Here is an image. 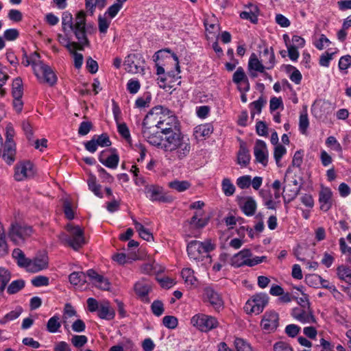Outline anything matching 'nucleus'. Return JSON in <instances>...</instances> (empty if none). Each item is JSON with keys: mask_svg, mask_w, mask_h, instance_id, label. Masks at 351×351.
I'll list each match as a JSON object with an SVG mask.
<instances>
[{"mask_svg": "<svg viewBox=\"0 0 351 351\" xmlns=\"http://www.w3.org/2000/svg\"><path fill=\"white\" fill-rule=\"evenodd\" d=\"M86 14L84 11L78 12L73 21V16L71 13L65 12L62 17V30L66 32L67 30L73 31L78 43L67 42L65 47L71 51V47L73 49H79L80 51L84 50V47H88L90 42L86 36Z\"/></svg>", "mask_w": 351, "mask_h": 351, "instance_id": "f257e3e1", "label": "nucleus"}, {"mask_svg": "<svg viewBox=\"0 0 351 351\" xmlns=\"http://www.w3.org/2000/svg\"><path fill=\"white\" fill-rule=\"evenodd\" d=\"M144 120L145 125L160 130V133L165 135L180 130L178 120L173 112L162 106L152 108Z\"/></svg>", "mask_w": 351, "mask_h": 351, "instance_id": "f03ea898", "label": "nucleus"}, {"mask_svg": "<svg viewBox=\"0 0 351 351\" xmlns=\"http://www.w3.org/2000/svg\"><path fill=\"white\" fill-rule=\"evenodd\" d=\"M69 234L62 232L58 235L59 239L64 245L77 251L86 244L84 230L78 226H74L72 224H68L66 227Z\"/></svg>", "mask_w": 351, "mask_h": 351, "instance_id": "7ed1b4c3", "label": "nucleus"}, {"mask_svg": "<svg viewBox=\"0 0 351 351\" xmlns=\"http://www.w3.org/2000/svg\"><path fill=\"white\" fill-rule=\"evenodd\" d=\"M215 245L211 240H206L204 242L193 240L190 241L186 247L188 256L191 259L199 261L204 254H208L214 250Z\"/></svg>", "mask_w": 351, "mask_h": 351, "instance_id": "20e7f679", "label": "nucleus"}, {"mask_svg": "<svg viewBox=\"0 0 351 351\" xmlns=\"http://www.w3.org/2000/svg\"><path fill=\"white\" fill-rule=\"evenodd\" d=\"M32 233V228L30 226H22L17 223H12L10 228L8 236L12 241L16 245H21Z\"/></svg>", "mask_w": 351, "mask_h": 351, "instance_id": "39448f33", "label": "nucleus"}, {"mask_svg": "<svg viewBox=\"0 0 351 351\" xmlns=\"http://www.w3.org/2000/svg\"><path fill=\"white\" fill-rule=\"evenodd\" d=\"M191 323L193 326L197 327L199 330L203 332L210 330L216 328L218 325V322L214 317L204 314L194 315L191 319Z\"/></svg>", "mask_w": 351, "mask_h": 351, "instance_id": "423d86ee", "label": "nucleus"}, {"mask_svg": "<svg viewBox=\"0 0 351 351\" xmlns=\"http://www.w3.org/2000/svg\"><path fill=\"white\" fill-rule=\"evenodd\" d=\"M267 304V296L266 294H256L248 300L244 306L247 313H261L265 305Z\"/></svg>", "mask_w": 351, "mask_h": 351, "instance_id": "0eeeda50", "label": "nucleus"}, {"mask_svg": "<svg viewBox=\"0 0 351 351\" xmlns=\"http://www.w3.org/2000/svg\"><path fill=\"white\" fill-rule=\"evenodd\" d=\"M35 174L33 164L29 160L18 162L14 167V180L21 182L33 178Z\"/></svg>", "mask_w": 351, "mask_h": 351, "instance_id": "6e6552de", "label": "nucleus"}, {"mask_svg": "<svg viewBox=\"0 0 351 351\" xmlns=\"http://www.w3.org/2000/svg\"><path fill=\"white\" fill-rule=\"evenodd\" d=\"M156 128L145 124V120L142 124V134L147 141L154 146L162 149L164 138H162L159 132L156 130Z\"/></svg>", "mask_w": 351, "mask_h": 351, "instance_id": "1a4fd4ad", "label": "nucleus"}, {"mask_svg": "<svg viewBox=\"0 0 351 351\" xmlns=\"http://www.w3.org/2000/svg\"><path fill=\"white\" fill-rule=\"evenodd\" d=\"M190 151L191 145L189 139L182 134L170 153L172 154V156L176 159L182 160L188 156Z\"/></svg>", "mask_w": 351, "mask_h": 351, "instance_id": "9d476101", "label": "nucleus"}, {"mask_svg": "<svg viewBox=\"0 0 351 351\" xmlns=\"http://www.w3.org/2000/svg\"><path fill=\"white\" fill-rule=\"evenodd\" d=\"M34 74L39 78L43 76L45 82L53 86L56 84L57 77L51 67L43 62H39L38 65L34 66Z\"/></svg>", "mask_w": 351, "mask_h": 351, "instance_id": "9b49d317", "label": "nucleus"}, {"mask_svg": "<svg viewBox=\"0 0 351 351\" xmlns=\"http://www.w3.org/2000/svg\"><path fill=\"white\" fill-rule=\"evenodd\" d=\"M291 315L294 319L303 324H311L316 322L308 304H307V306H303V307L293 308Z\"/></svg>", "mask_w": 351, "mask_h": 351, "instance_id": "f8f14e48", "label": "nucleus"}, {"mask_svg": "<svg viewBox=\"0 0 351 351\" xmlns=\"http://www.w3.org/2000/svg\"><path fill=\"white\" fill-rule=\"evenodd\" d=\"M204 295L216 311H219L223 308V301L221 295L212 287L204 288Z\"/></svg>", "mask_w": 351, "mask_h": 351, "instance_id": "ddd939ff", "label": "nucleus"}, {"mask_svg": "<svg viewBox=\"0 0 351 351\" xmlns=\"http://www.w3.org/2000/svg\"><path fill=\"white\" fill-rule=\"evenodd\" d=\"M278 315L276 312L266 313L261 321L263 328L269 332L274 331L278 326Z\"/></svg>", "mask_w": 351, "mask_h": 351, "instance_id": "4468645a", "label": "nucleus"}, {"mask_svg": "<svg viewBox=\"0 0 351 351\" xmlns=\"http://www.w3.org/2000/svg\"><path fill=\"white\" fill-rule=\"evenodd\" d=\"M147 197L152 201H158L161 202H169L171 201L170 197L162 194V189L156 186H149L145 188Z\"/></svg>", "mask_w": 351, "mask_h": 351, "instance_id": "2eb2a0df", "label": "nucleus"}, {"mask_svg": "<svg viewBox=\"0 0 351 351\" xmlns=\"http://www.w3.org/2000/svg\"><path fill=\"white\" fill-rule=\"evenodd\" d=\"M251 256V251L248 249H243L231 258L230 264L235 267L247 265L248 262L250 261V258Z\"/></svg>", "mask_w": 351, "mask_h": 351, "instance_id": "dca6fc26", "label": "nucleus"}, {"mask_svg": "<svg viewBox=\"0 0 351 351\" xmlns=\"http://www.w3.org/2000/svg\"><path fill=\"white\" fill-rule=\"evenodd\" d=\"M254 153L256 160L263 164H267V150L265 143L262 140H257L254 146Z\"/></svg>", "mask_w": 351, "mask_h": 351, "instance_id": "f3484780", "label": "nucleus"}, {"mask_svg": "<svg viewBox=\"0 0 351 351\" xmlns=\"http://www.w3.org/2000/svg\"><path fill=\"white\" fill-rule=\"evenodd\" d=\"M331 191L328 188L322 189L319 192V202L320 203V209L324 212L328 211L332 206Z\"/></svg>", "mask_w": 351, "mask_h": 351, "instance_id": "a211bd4d", "label": "nucleus"}, {"mask_svg": "<svg viewBox=\"0 0 351 351\" xmlns=\"http://www.w3.org/2000/svg\"><path fill=\"white\" fill-rule=\"evenodd\" d=\"M97 315L101 319L111 320L114 319L115 312L113 308L111 307L110 302L108 301L104 300L99 303Z\"/></svg>", "mask_w": 351, "mask_h": 351, "instance_id": "6ab92c4d", "label": "nucleus"}, {"mask_svg": "<svg viewBox=\"0 0 351 351\" xmlns=\"http://www.w3.org/2000/svg\"><path fill=\"white\" fill-rule=\"evenodd\" d=\"M16 145L14 141L5 143L2 158L9 165L15 161Z\"/></svg>", "mask_w": 351, "mask_h": 351, "instance_id": "aec40b11", "label": "nucleus"}, {"mask_svg": "<svg viewBox=\"0 0 351 351\" xmlns=\"http://www.w3.org/2000/svg\"><path fill=\"white\" fill-rule=\"evenodd\" d=\"M182 134L180 132V130H178L169 134L168 135H165L162 149L166 152H170L171 150H172V148H173L176 145L177 141L179 140Z\"/></svg>", "mask_w": 351, "mask_h": 351, "instance_id": "412c9836", "label": "nucleus"}, {"mask_svg": "<svg viewBox=\"0 0 351 351\" xmlns=\"http://www.w3.org/2000/svg\"><path fill=\"white\" fill-rule=\"evenodd\" d=\"M151 290V287L148 283L138 282L134 285V291L136 294L145 302H149L147 295Z\"/></svg>", "mask_w": 351, "mask_h": 351, "instance_id": "4be33fe9", "label": "nucleus"}, {"mask_svg": "<svg viewBox=\"0 0 351 351\" xmlns=\"http://www.w3.org/2000/svg\"><path fill=\"white\" fill-rule=\"evenodd\" d=\"M203 212L197 211L189 221H185L191 228L199 229L204 228L208 223V219L202 218Z\"/></svg>", "mask_w": 351, "mask_h": 351, "instance_id": "5701e85b", "label": "nucleus"}, {"mask_svg": "<svg viewBox=\"0 0 351 351\" xmlns=\"http://www.w3.org/2000/svg\"><path fill=\"white\" fill-rule=\"evenodd\" d=\"M47 258L45 256L41 258H35L30 260L28 271L33 273L40 271L47 267Z\"/></svg>", "mask_w": 351, "mask_h": 351, "instance_id": "b1692460", "label": "nucleus"}, {"mask_svg": "<svg viewBox=\"0 0 351 351\" xmlns=\"http://www.w3.org/2000/svg\"><path fill=\"white\" fill-rule=\"evenodd\" d=\"M232 81L237 84L243 82L245 86L244 90L247 92L250 90V83L243 69L241 66L238 67L237 71L233 74Z\"/></svg>", "mask_w": 351, "mask_h": 351, "instance_id": "393cba45", "label": "nucleus"}, {"mask_svg": "<svg viewBox=\"0 0 351 351\" xmlns=\"http://www.w3.org/2000/svg\"><path fill=\"white\" fill-rule=\"evenodd\" d=\"M250 160L249 150L247 149L245 143L240 145L239 150L237 154V162L242 166H247Z\"/></svg>", "mask_w": 351, "mask_h": 351, "instance_id": "a878e982", "label": "nucleus"}, {"mask_svg": "<svg viewBox=\"0 0 351 351\" xmlns=\"http://www.w3.org/2000/svg\"><path fill=\"white\" fill-rule=\"evenodd\" d=\"M104 152H102L99 157V162L108 168H117L119 161V156L117 154H113L109 156L106 159H104Z\"/></svg>", "mask_w": 351, "mask_h": 351, "instance_id": "bb28decb", "label": "nucleus"}, {"mask_svg": "<svg viewBox=\"0 0 351 351\" xmlns=\"http://www.w3.org/2000/svg\"><path fill=\"white\" fill-rule=\"evenodd\" d=\"M265 69V66L258 60L256 55L252 53L248 61L247 69L258 71L259 73H264Z\"/></svg>", "mask_w": 351, "mask_h": 351, "instance_id": "cd10ccee", "label": "nucleus"}, {"mask_svg": "<svg viewBox=\"0 0 351 351\" xmlns=\"http://www.w3.org/2000/svg\"><path fill=\"white\" fill-rule=\"evenodd\" d=\"M263 57L265 59L263 60L265 62L266 69H271L274 68L276 63V58L274 51L272 47H266L263 52Z\"/></svg>", "mask_w": 351, "mask_h": 351, "instance_id": "c85d7f7f", "label": "nucleus"}, {"mask_svg": "<svg viewBox=\"0 0 351 351\" xmlns=\"http://www.w3.org/2000/svg\"><path fill=\"white\" fill-rule=\"evenodd\" d=\"M136 56L135 54L128 55L124 61L125 69L132 73H136L139 71V66L136 64L135 59Z\"/></svg>", "mask_w": 351, "mask_h": 351, "instance_id": "c756f323", "label": "nucleus"}, {"mask_svg": "<svg viewBox=\"0 0 351 351\" xmlns=\"http://www.w3.org/2000/svg\"><path fill=\"white\" fill-rule=\"evenodd\" d=\"M241 209L247 216L254 215L256 210V201L252 197H247Z\"/></svg>", "mask_w": 351, "mask_h": 351, "instance_id": "7c9ffc66", "label": "nucleus"}, {"mask_svg": "<svg viewBox=\"0 0 351 351\" xmlns=\"http://www.w3.org/2000/svg\"><path fill=\"white\" fill-rule=\"evenodd\" d=\"M135 229L138 232L139 236L144 240L149 241L154 239L152 234L145 228L141 223L136 220L133 219Z\"/></svg>", "mask_w": 351, "mask_h": 351, "instance_id": "2f4dec72", "label": "nucleus"}, {"mask_svg": "<svg viewBox=\"0 0 351 351\" xmlns=\"http://www.w3.org/2000/svg\"><path fill=\"white\" fill-rule=\"evenodd\" d=\"M12 94L14 99L22 98L23 95V82L21 77H16L13 81Z\"/></svg>", "mask_w": 351, "mask_h": 351, "instance_id": "473e14b6", "label": "nucleus"}, {"mask_svg": "<svg viewBox=\"0 0 351 351\" xmlns=\"http://www.w3.org/2000/svg\"><path fill=\"white\" fill-rule=\"evenodd\" d=\"M213 127L210 124L199 125L195 128L197 138L208 136L213 132Z\"/></svg>", "mask_w": 351, "mask_h": 351, "instance_id": "72a5a7b5", "label": "nucleus"}, {"mask_svg": "<svg viewBox=\"0 0 351 351\" xmlns=\"http://www.w3.org/2000/svg\"><path fill=\"white\" fill-rule=\"evenodd\" d=\"M69 282L73 285L87 282L86 274L82 271H74L69 275Z\"/></svg>", "mask_w": 351, "mask_h": 351, "instance_id": "f704fd0d", "label": "nucleus"}, {"mask_svg": "<svg viewBox=\"0 0 351 351\" xmlns=\"http://www.w3.org/2000/svg\"><path fill=\"white\" fill-rule=\"evenodd\" d=\"M106 5V0H85V5L88 12L92 15L95 8L102 9Z\"/></svg>", "mask_w": 351, "mask_h": 351, "instance_id": "c9c22d12", "label": "nucleus"}, {"mask_svg": "<svg viewBox=\"0 0 351 351\" xmlns=\"http://www.w3.org/2000/svg\"><path fill=\"white\" fill-rule=\"evenodd\" d=\"M300 191V186H293L292 184H288L283 187V193H286L288 197V202L293 200L298 195Z\"/></svg>", "mask_w": 351, "mask_h": 351, "instance_id": "e433bc0d", "label": "nucleus"}, {"mask_svg": "<svg viewBox=\"0 0 351 351\" xmlns=\"http://www.w3.org/2000/svg\"><path fill=\"white\" fill-rule=\"evenodd\" d=\"M60 326L61 322L59 316L54 315L48 320L47 330L51 333H56L58 331Z\"/></svg>", "mask_w": 351, "mask_h": 351, "instance_id": "4c0bfd02", "label": "nucleus"}, {"mask_svg": "<svg viewBox=\"0 0 351 351\" xmlns=\"http://www.w3.org/2000/svg\"><path fill=\"white\" fill-rule=\"evenodd\" d=\"M169 186L178 192H183L190 188L191 184L186 180L180 181L176 180L170 182L169 183Z\"/></svg>", "mask_w": 351, "mask_h": 351, "instance_id": "58836bf2", "label": "nucleus"}, {"mask_svg": "<svg viewBox=\"0 0 351 351\" xmlns=\"http://www.w3.org/2000/svg\"><path fill=\"white\" fill-rule=\"evenodd\" d=\"M10 278L11 276L8 270L0 268V292L3 291Z\"/></svg>", "mask_w": 351, "mask_h": 351, "instance_id": "ea45409f", "label": "nucleus"}, {"mask_svg": "<svg viewBox=\"0 0 351 351\" xmlns=\"http://www.w3.org/2000/svg\"><path fill=\"white\" fill-rule=\"evenodd\" d=\"M88 185L89 189L91 190L95 195L99 197H102V193L101 192V185L97 184L96 183V178L93 176H91L88 180Z\"/></svg>", "mask_w": 351, "mask_h": 351, "instance_id": "a19ab883", "label": "nucleus"}, {"mask_svg": "<svg viewBox=\"0 0 351 351\" xmlns=\"http://www.w3.org/2000/svg\"><path fill=\"white\" fill-rule=\"evenodd\" d=\"M222 191L225 195L231 196L234 193L235 186L228 178H224L221 183Z\"/></svg>", "mask_w": 351, "mask_h": 351, "instance_id": "79ce46f5", "label": "nucleus"}, {"mask_svg": "<svg viewBox=\"0 0 351 351\" xmlns=\"http://www.w3.org/2000/svg\"><path fill=\"white\" fill-rule=\"evenodd\" d=\"M8 252V245L5 241L4 228L0 223V256H3Z\"/></svg>", "mask_w": 351, "mask_h": 351, "instance_id": "37998d69", "label": "nucleus"}, {"mask_svg": "<svg viewBox=\"0 0 351 351\" xmlns=\"http://www.w3.org/2000/svg\"><path fill=\"white\" fill-rule=\"evenodd\" d=\"M181 275L185 282L189 285H194L196 278L194 276V271L190 268H184L182 270Z\"/></svg>", "mask_w": 351, "mask_h": 351, "instance_id": "c03bdc74", "label": "nucleus"}, {"mask_svg": "<svg viewBox=\"0 0 351 351\" xmlns=\"http://www.w3.org/2000/svg\"><path fill=\"white\" fill-rule=\"evenodd\" d=\"M25 286V282L23 280H16L8 286L7 291L9 294H14L23 289Z\"/></svg>", "mask_w": 351, "mask_h": 351, "instance_id": "a18cd8bd", "label": "nucleus"}, {"mask_svg": "<svg viewBox=\"0 0 351 351\" xmlns=\"http://www.w3.org/2000/svg\"><path fill=\"white\" fill-rule=\"evenodd\" d=\"M309 122L308 119V114L306 111L302 112L300 116V121H299V128L300 131L302 134H305L306 132V130L308 127Z\"/></svg>", "mask_w": 351, "mask_h": 351, "instance_id": "49530a36", "label": "nucleus"}, {"mask_svg": "<svg viewBox=\"0 0 351 351\" xmlns=\"http://www.w3.org/2000/svg\"><path fill=\"white\" fill-rule=\"evenodd\" d=\"M23 312V308L21 306H16L14 310L10 311L7 313L4 316V321L1 322V323H5L8 321H12L18 318Z\"/></svg>", "mask_w": 351, "mask_h": 351, "instance_id": "de8ad7c7", "label": "nucleus"}, {"mask_svg": "<svg viewBox=\"0 0 351 351\" xmlns=\"http://www.w3.org/2000/svg\"><path fill=\"white\" fill-rule=\"evenodd\" d=\"M162 323L165 327L169 329H174L177 327L178 321L174 316L167 315L163 317Z\"/></svg>", "mask_w": 351, "mask_h": 351, "instance_id": "09e8293b", "label": "nucleus"}, {"mask_svg": "<svg viewBox=\"0 0 351 351\" xmlns=\"http://www.w3.org/2000/svg\"><path fill=\"white\" fill-rule=\"evenodd\" d=\"M258 8L254 7V10H250V12L243 11L240 14V17L243 19L249 20L252 23H256L258 21L257 15L255 13Z\"/></svg>", "mask_w": 351, "mask_h": 351, "instance_id": "8fccbe9b", "label": "nucleus"}, {"mask_svg": "<svg viewBox=\"0 0 351 351\" xmlns=\"http://www.w3.org/2000/svg\"><path fill=\"white\" fill-rule=\"evenodd\" d=\"M234 346L237 351H252L250 344L241 338H236Z\"/></svg>", "mask_w": 351, "mask_h": 351, "instance_id": "3c124183", "label": "nucleus"}, {"mask_svg": "<svg viewBox=\"0 0 351 351\" xmlns=\"http://www.w3.org/2000/svg\"><path fill=\"white\" fill-rule=\"evenodd\" d=\"M151 308L153 314L159 317L164 312L163 303L160 300H154L151 305Z\"/></svg>", "mask_w": 351, "mask_h": 351, "instance_id": "603ef678", "label": "nucleus"}, {"mask_svg": "<svg viewBox=\"0 0 351 351\" xmlns=\"http://www.w3.org/2000/svg\"><path fill=\"white\" fill-rule=\"evenodd\" d=\"M152 96L149 93H145L143 97H138L136 101L135 105L137 108H145L150 103Z\"/></svg>", "mask_w": 351, "mask_h": 351, "instance_id": "864d4df0", "label": "nucleus"}, {"mask_svg": "<svg viewBox=\"0 0 351 351\" xmlns=\"http://www.w3.org/2000/svg\"><path fill=\"white\" fill-rule=\"evenodd\" d=\"M237 184L241 189L249 188L251 185V176L247 175L239 177L237 180Z\"/></svg>", "mask_w": 351, "mask_h": 351, "instance_id": "5fc2aeb1", "label": "nucleus"}, {"mask_svg": "<svg viewBox=\"0 0 351 351\" xmlns=\"http://www.w3.org/2000/svg\"><path fill=\"white\" fill-rule=\"evenodd\" d=\"M95 142L98 146L108 147L111 145L109 136L106 134H102L99 136H95Z\"/></svg>", "mask_w": 351, "mask_h": 351, "instance_id": "6e6d98bb", "label": "nucleus"}, {"mask_svg": "<svg viewBox=\"0 0 351 351\" xmlns=\"http://www.w3.org/2000/svg\"><path fill=\"white\" fill-rule=\"evenodd\" d=\"M287 149L282 145H277L274 148V156L276 164L278 165L282 157L286 154Z\"/></svg>", "mask_w": 351, "mask_h": 351, "instance_id": "4d7b16f0", "label": "nucleus"}, {"mask_svg": "<svg viewBox=\"0 0 351 351\" xmlns=\"http://www.w3.org/2000/svg\"><path fill=\"white\" fill-rule=\"evenodd\" d=\"M337 270L338 277L344 281H346V278H348L351 274V269L349 267L343 265L338 267Z\"/></svg>", "mask_w": 351, "mask_h": 351, "instance_id": "13d9d810", "label": "nucleus"}, {"mask_svg": "<svg viewBox=\"0 0 351 351\" xmlns=\"http://www.w3.org/2000/svg\"><path fill=\"white\" fill-rule=\"evenodd\" d=\"M141 84L138 80H130L127 84V89L131 94H136L140 89Z\"/></svg>", "mask_w": 351, "mask_h": 351, "instance_id": "bf43d9fd", "label": "nucleus"}, {"mask_svg": "<svg viewBox=\"0 0 351 351\" xmlns=\"http://www.w3.org/2000/svg\"><path fill=\"white\" fill-rule=\"evenodd\" d=\"M87 342L85 335H74L71 339V343L76 348L82 347Z\"/></svg>", "mask_w": 351, "mask_h": 351, "instance_id": "052dcab7", "label": "nucleus"}, {"mask_svg": "<svg viewBox=\"0 0 351 351\" xmlns=\"http://www.w3.org/2000/svg\"><path fill=\"white\" fill-rule=\"evenodd\" d=\"M93 125L90 121H83L80 123L78 134L81 136H85L90 131Z\"/></svg>", "mask_w": 351, "mask_h": 351, "instance_id": "680f3d73", "label": "nucleus"}, {"mask_svg": "<svg viewBox=\"0 0 351 351\" xmlns=\"http://www.w3.org/2000/svg\"><path fill=\"white\" fill-rule=\"evenodd\" d=\"M19 36V32L16 29H8L4 32L3 37L6 40L12 41L16 40Z\"/></svg>", "mask_w": 351, "mask_h": 351, "instance_id": "e2e57ef3", "label": "nucleus"}, {"mask_svg": "<svg viewBox=\"0 0 351 351\" xmlns=\"http://www.w3.org/2000/svg\"><path fill=\"white\" fill-rule=\"evenodd\" d=\"M32 283L35 287L47 286L49 285V278L44 276H38L32 280Z\"/></svg>", "mask_w": 351, "mask_h": 351, "instance_id": "0e129e2a", "label": "nucleus"}, {"mask_svg": "<svg viewBox=\"0 0 351 351\" xmlns=\"http://www.w3.org/2000/svg\"><path fill=\"white\" fill-rule=\"evenodd\" d=\"M300 327L295 324H289L285 328L286 334L290 337H295L299 333Z\"/></svg>", "mask_w": 351, "mask_h": 351, "instance_id": "69168bd1", "label": "nucleus"}, {"mask_svg": "<svg viewBox=\"0 0 351 351\" xmlns=\"http://www.w3.org/2000/svg\"><path fill=\"white\" fill-rule=\"evenodd\" d=\"M8 17L14 22H20L23 19V14L21 11L12 9L9 11Z\"/></svg>", "mask_w": 351, "mask_h": 351, "instance_id": "338daca9", "label": "nucleus"}, {"mask_svg": "<svg viewBox=\"0 0 351 351\" xmlns=\"http://www.w3.org/2000/svg\"><path fill=\"white\" fill-rule=\"evenodd\" d=\"M351 65V56L347 55L342 56L339 61V68L340 70H345Z\"/></svg>", "mask_w": 351, "mask_h": 351, "instance_id": "774afa93", "label": "nucleus"}]
</instances>
